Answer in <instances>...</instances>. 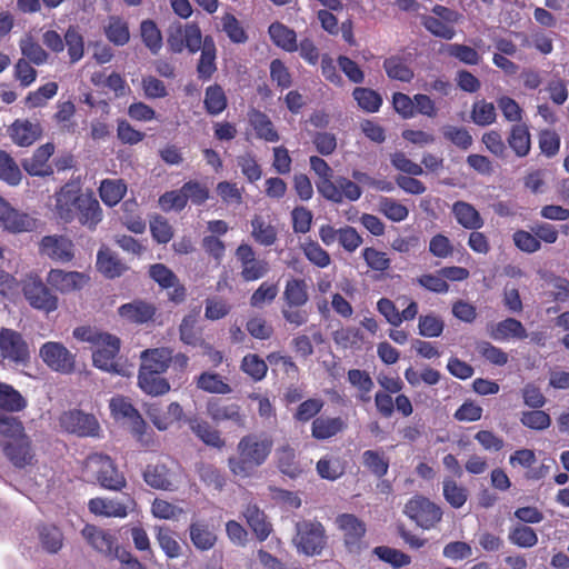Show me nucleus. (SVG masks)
<instances>
[{
	"instance_id": "1",
	"label": "nucleus",
	"mask_w": 569,
	"mask_h": 569,
	"mask_svg": "<svg viewBox=\"0 0 569 569\" xmlns=\"http://www.w3.org/2000/svg\"><path fill=\"white\" fill-rule=\"evenodd\" d=\"M54 211L57 217L70 223L73 220L93 231L101 222L103 212L92 193H83L74 183H66L56 193Z\"/></svg>"
},
{
	"instance_id": "2",
	"label": "nucleus",
	"mask_w": 569,
	"mask_h": 569,
	"mask_svg": "<svg viewBox=\"0 0 569 569\" xmlns=\"http://www.w3.org/2000/svg\"><path fill=\"white\" fill-rule=\"evenodd\" d=\"M274 441L267 432H250L237 443L236 455L228 458V467L234 477H252L263 466L272 450Z\"/></svg>"
},
{
	"instance_id": "3",
	"label": "nucleus",
	"mask_w": 569,
	"mask_h": 569,
	"mask_svg": "<svg viewBox=\"0 0 569 569\" xmlns=\"http://www.w3.org/2000/svg\"><path fill=\"white\" fill-rule=\"evenodd\" d=\"M72 335L77 340L88 342L96 348L92 352V362L96 368L120 376L130 375L128 368L118 360L121 346L118 337L90 326L77 327Z\"/></svg>"
},
{
	"instance_id": "4",
	"label": "nucleus",
	"mask_w": 569,
	"mask_h": 569,
	"mask_svg": "<svg viewBox=\"0 0 569 569\" xmlns=\"http://www.w3.org/2000/svg\"><path fill=\"white\" fill-rule=\"evenodd\" d=\"M81 535L96 551L104 555L107 558L118 559L120 562L129 565L130 568L141 567L139 560L130 551L119 546L114 533L87 523L82 528Z\"/></svg>"
},
{
	"instance_id": "5",
	"label": "nucleus",
	"mask_w": 569,
	"mask_h": 569,
	"mask_svg": "<svg viewBox=\"0 0 569 569\" xmlns=\"http://www.w3.org/2000/svg\"><path fill=\"white\" fill-rule=\"evenodd\" d=\"M328 536L325 526L318 520H302L296 523L293 545L298 552L319 556L327 547Z\"/></svg>"
},
{
	"instance_id": "6",
	"label": "nucleus",
	"mask_w": 569,
	"mask_h": 569,
	"mask_svg": "<svg viewBox=\"0 0 569 569\" xmlns=\"http://www.w3.org/2000/svg\"><path fill=\"white\" fill-rule=\"evenodd\" d=\"M87 467L103 489L121 491L127 487L124 475L118 470L114 461L109 456L103 453L90 455L87 458Z\"/></svg>"
},
{
	"instance_id": "7",
	"label": "nucleus",
	"mask_w": 569,
	"mask_h": 569,
	"mask_svg": "<svg viewBox=\"0 0 569 569\" xmlns=\"http://www.w3.org/2000/svg\"><path fill=\"white\" fill-rule=\"evenodd\" d=\"M22 292L26 300L33 309L50 313L56 311L59 307L58 297L37 274H30L24 279Z\"/></svg>"
},
{
	"instance_id": "8",
	"label": "nucleus",
	"mask_w": 569,
	"mask_h": 569,
	"mask_svg": "<svg viewBox=\"0 0 569 569\" xmlns=\"http://www.w3.org/2000/svg\"><path fill=\"white\" fill-rule=\"evenodd\" d=\"M202 40L200 27L196 22L186 26L172 24L168 30L167 44L173 53H181L184 49L196 53L200 50Z\"/></svg>"
},
{
	"instance_id": "9",
	"label": "nucleus",
	"mask_w": 569,
	"mask_h": 569,
	"mask_svg": "<svg viewBox=\"0 0 569 569\" xmlns=\"http://www.w3.org/2000/svg\"><path fill=\"white\" fill-rule=\"evenodd\" d=\"M0 357L14 365H26L29 361V346L20 332L9 328L0 330Z\"/></svg>"
},
{
	"instance_id": "10",
	"label": "nucleus",
	"mask_w": 569,
	"mask_h": 569,
	"mask_svg": "<svg viewBox=\"0 0 569 569\" xmlns=\"http://www.w3.org/2000/svg\"><path fill=\"white\" fill-rule=\"evenodd\" d=\"M405 512L423 529L435 527L442 518L441 508L421 496L411 498L405 506Z\"/></svg>"
},
{
	"instance_id": "11",
	"label": "nucleus",
	"mask_w": 569,
	"mask_h": 569,
	"mask_svg": "<svg viewBox=\"0 0 569 569\" xmlns=\"http://www.w3.org/2000/svg\"><path fill=\"white\" fill-rule=\"evenodd\" d=\"M234 256L240 263V276L247 282L259 280L269 272L268 261L257 258L256 251L248 243L239 244Z\"/></svg>"
},
{
	"instance_id": "12",
	"label": "nucleus",
	"mask_w": 569,
	"mask_h": 569,
	"mask_svg": "<svg viewBox=\"0 0 569 569\" xmlns=\"http://www.w3.org/2000/svg\"><path fill=\"white\" fill-rule=\"evenodd\" d=\"M60 423L66 431L80 437H97L100 430V425L93 415L77 409L64 412L60 417Z\"/></svg>"
},
{
	"instance_id": "13",
	"label": "nucleus",
	"mask_w": 569,
	"mask_h": 569,
	"mask_svg": "<svg viewBox=\"0 0 569 569\" xmlns=\"http://www.w3.org/2000/svg\"><path fill=\"white\" fill-rule=\"evenodd\" d=\"M40 357L54 371L70 373L74 370V355L60 342L49 341L42 345Z\"/></svg>"
},
{
	"instance_id": "14",
	"label": "nucleus",
	"mask_w": 569,
	"mask_h": 569,
	"mask_svg": "<svg viewBox=\"0 0 569 569\" xmlns=\"http://www.w3.org/2000/svg\"><path fill=\"white\" fill-rule=\"evenodd\" d=\"M398 300H401L402 305L407 303V307L401 312L398 310L396 303L388 298H380L377 302V310L392 327H399L403 321L413 320L419 311L417 301L410 297L402 296Z\"/></svg>"
},
{
	"instance_id": "15",
	"label": "nucleus",
	"mask_w": 569,
	"mask_h": 569,
	"mask_svg": "<svg viewBox=\"0 0 569 569\" xmlns=\"http://www.w3.org/2000/svg\"><path fill=\"white\" fill-rule=\"evenodd\" d=\"M0 224L9 232L21 233L34 230L37 220L30 214L14 209L0 196Z\"/></svg>"
},
{
	"instance_id": "16",
	"label": "nucleus",
	"mask_w": 569,
	"mask_h": 569,
	"mask_svg": "<svg viewBox=\"0 0 569 569\" xmlns=\"http://www.w3.org/2000/svg\"><path fill=\"white\" fill-rule=\"evenodd\" d=\"M109 407L112 417L114 419H128L131 422L132 433L139 440H142V436L147 430V423L129 398L123 396L112 397Z\"/></svg>"
},
{
	"instance_id": "17",
	"label": "nucleus",
	"mask_w": 569,
	"mask_h": 569,
	"mask_svg": "<svg viewBox=\"0 0 569 569\" xmlns=\"http://www.w3.org/2000/svg\"><path fill=\"white\" fill-rule=\"evenodd\" d=\"M335 523L342 532L346 548L350 552L359 550L367 531L366 523L353 513L338 515Z\"/></svg>"
},
{
	"instance_id": "18",
	"label": "nucleus",
	"mask_w": 569,
	"mask_h": 569,
	"mask_svg": "<svg viewBox=\"0 0 569 569\" xmlns=\"http://www.w3.org/2000/svg\"><path fill=\"white\" fill-rule=\"evenodd\" d=\"M2 451L7 459L19 469L31 466L34 462V451L31 439L27 433L14 440H6L1 443Z\"/></svg>"
},
{
	"instance_id": "19",
	"label": "nucleus",
	"mask_w": 569,
	"mask_h": 569,
	"mask_svg": "<svg viewBox=\"0 0 569 569\" xmlns=\"http://www.w3.org/2000/svg\"><path fill=\"white\" fill-rule=\"evenodd\" d=\"M136 507V500L130 495H124L123 500L108 498H92L88 502L91 513L103 517L124 518L129 510Z\"/></svg>"
},
{
	"instance_id": "20",
	"label": "nucleus",
	"mask_w": 569,
	"mask_h": 569,
	"mask_svg": "<svg viewBox=\"0 0 569 569\" xmlns=\"http://www.w3.org/2000/svg\"><path fill=\"white\" fill-rule=\"evenodd\" d=\"M143 481L152 489L172 491L176 489L177 473L164 462L157 461L146 466Z\"/></svg>"
},
{
	"instance_id": "21",
	"label": "nucleus",
	"mask_w": 569,
	"mask_h": 569,
	"mask_svg": "<svg viewBox=\"0 0 569 569\" xmlns=\"http://www.w3.org/2000/svg\"><path fill=\"white\" fill-rule=\"evenodd\" d=\"M207 413L216 422L231 421L237 427L246 426V415L236 402L210 399L207 402Z\"/></svg>"
},
{
	"instance_id": "22",
	"label": "nucleus",
	"mask_w": 569,
	"mask_h": 569,
	"mask_svg": "<svg viewBox=\"0 0 569 569\" xmlns=\"http://www.w3.org/2000/svg\"><path fill=\"white\" fill-rule=\"evenodd\" d=\"M88 280L82 272L61 269H51L47 276L48 284L63 295L81 290Z\"/></svg>"
},
{
	"instance_id": "23",
	"label": "nucleus",
	"mask_w": 569,
	"mask_h": 569,
	"mask_svg": "<svg viewBox=\"0 0 569 569\" xmlns=\"http://www.w3.org/2000/svg\"><path fill=\"white\" fill-rule=\"evenodd\" d=\"M54 152V144L47 142L37 148L30 158L21 161L22 168L29 176L46 177L53 173V169L49 164V159Z\"/></svg>"
},
{
	"instance_id": "24",
	"label": "nucleus",
	"mask_w": 569,
	"mask_h": 569,
	"mask_svg": "<svg viewBox=\"0 0 569 569\" xmlns=\"http://www.w3.org/2000/svg\"><path fill=\"white\" fill-rule=\"evenodd\" d=\"M40 253L52 260L69 262L73 259V243L64 236H46L40 242Z\"/></svg>"
},
{
	"instance_id": "25",
	"label": "nucleus",
	"mask_w": 569,
	"mask_h": 569,
	"mask_svg": "<svg viewBox=\"0 0 569 569\" xmlns=\"http://www.w3.org/2000/svg\"><path fill=\"white\" fill-rule=\"evenodd\" d=\"M362 190L357 182L346 177H338L332 183H328L322 197L331 202L341 203L343 200L357 201L360 199Z\"/></svg>"
},
{
	"instance_id": "26",
	"label": "nucleus",
	"mask_w": 569,
	"mask_h": 569,
	"mask_svg": "<svg viewBox=\"0 0 569 569\" xmlns=\"http://www.w3.org/2000/svg\"><path fill=\"white\" fill-rule=\"evenodd\" d=\"M242 516L258 541L263 542L273 531L272 523L257 503H248Z\"/></svg>"
},
{
	"instance_id": "27",
	"label": "nucleus",
	"mask_w": 569,
	"mask_h": 569,
	"mask_svg": "<svg viewBox=\"0 0 569 569\" xmlns=\"http://www.w3.org/2000/svg\"><path fill=\"white\" fill-rule=\"evenodd\" d=\"M141 365L139 371L147 372L148 370L163 375L170 367L171 348L160 347L146 349L141 352Z\"/></svg>"
},
{
	"instance_id": "28",
	"label": "nucleus",
	"mask_w": 569,
	"mask_h": 569,
	"mask_svg": "<svg viewBox=\"0 0 569 569\" xmlns=\"http://www.w3.org/2000/svg\"><path fill=\"white\" fill-rule=\"evenodd\" d=\"M347 427V420L340 416H319L311 422V436L316 440H328L343 432Z\"/></svg>"
},
{
	"instance_id": "29",
	"label": "nucleus",
	"mask_w": 569,
	"mask_h": 569,
	"mask_svg": "<svg viewBox=\"0 0 569 569\" xmlns=\"http://www.w3.org/2000/svg\"><path fill=\"white\" fill-rule=\"evenodd\" d=\"M12 141L20 147H29L33 144L42 134V128L39 122L30 120H16L10 129Z\"/></svg>"
},
{
	"instance_id": "30",
	"label": "nucleus",
	"mask_w": 569,
	"mask_h": 569,
	"mask_svg": "<svg viewBox=\"0 0 569 569\" xmlns=\"http://www.w3.org/2000/svg\"><path fill=\"white\" fill-rule=\"evenodd\" d=\"M201 54L197 64V76L201 81H209L217 71V48L211 36H206L201 43Z\"/></svg>"
},
{
	"instance_id": "31",
	"label": "nucleus",
	"mask_w": 569,
	"mask_h": 569,
	"mask_svg": "<svg viewBox=\"0 0 569 569\" xmlns=\"http://www.w3.org/2000/svg\"><path fill=\"white\" fill-rule=\"evenodd\" d=\"M248 121L258 139H261L266 142H278L280 140V136L274 128L271 119L262 111L251 108L248 111Z\"/></svg>"
},
{
	"instance_id": "32",
	"label": "nucleus",
	"mask_w": 569,
	"mask_h": 569,
	"mask_svg": "<svg viewBox=\"0 0 569 569\" xmlns=\"http://www.w3.org/2000/svg\"><path fill=\"white\" fill-rule=\"evenodd\" d=\"M536 461V453L531 449H518L509 457V463L512 467L520 466L528 469L525 473L527 480H540L548 472V467L545 465L531 468Z\"/></svg>"
},
{
	"instance_id": "33",
	"label": "nucleus",
	"mask_w": 569,
	"mask_h": 569,
	"mask_svg": "<svg viewBox=\"0 0 569 569\" xmlns=\"http://www.w3.org/2000/svg\"><path fill=\"white\" fill-rule=\"evenodd\" d=\"M451 212L461 227L468 230H479L485 221L479 211L469 202L458 200L452 204Z\"/></svg>"
},
{
	"instance_id": "34",
	"label": "nucleus",
	"mask_w": 569,
	"mask_h": 569,
	"mask_svg": "<svg viewBox=\"0 0 569 569\" xmlns=\"http://www.w3.org/2000/svg\"><path fill=\"white\" fill-rule=\"evenodd\" d=\"M118 312L129 322L140 325L153 319L156 315V307L152 303L142 300H134L132 302L122 305Z\"/></svg>"
},
{
	"instance_id": "35",
	"label": "nucleus",
	"mask_w": 569,
	"mask_h": 569,
	"mask_svg": "<svg viewBox=\"0 0 569 569\" xmlns=\"http://www.w3.org/2000/svg\"><path fill=\"white\" fill-rule=\"evenodd\" d=\"M97 269L108 279L120 277L127 266L108 247H102L97 253Z\"/></svg>"
},
{
	"instance_id": "36",
	"label": "nucleus",
	"mask_w": 569,
	"mask_h": 569,
	"mask_svg": "<svg viewBox=\"0 0 569 569\" xmlns=\"http://www.w3.org/2000/svg\"><path fill=\"white\" fill-rule=\"evenodd\" d=\"M507 141L517 157H527L531 149V134L528 126L523 122L512 124Z\"/></svg>"
},
{
	"instance_id": "37",
	"label": "nucleus",
	"mask_w": 569,
	"mask_h": 569,
	"mask_svg": "<svg viewBox=\"0 0 569 569\" xmlns=\"http://www.w3.org/2000/svg\"><path fill=\"white\" fill-rule=\"evenodd\" d=\"M268 33L272 42L287 52H296L298 50L297 33L286 24L276 21L268 28Z\"/></svg>"
},
{
	"instance_id": "38",
	"label": "nucleus",
	"mask_w": 569,
	"mask_h": 569,
	"mask_svg": "<svg viewBox=\"0 0 569 569\" xmlns=\"http://www.w3.org/2000/svg\"><path fill=\"white\" fill-rule=\"evenodd\" d=\"M189 536L196 549L207 551L217 543V535L204 521H193L189 526Z\"/></svg>"
},
{
	"instance_id": "39",
	"label": "nucleus",
	"mask_w": 569,
	"mask_h": 569,
	"mask_svg": "<svg viewBox=\"0 0 569 569\" xmlns=\"http://www.w3.org/2000/svg\"><path fill=\"white\" fill-rule=\"evenodd\" d=\"M127 183L122 179H103L98 188L101 201L108 207L117 206L127 193Z\"/></svg>"
},
{
	"instance_id": "40",
	"label": "nucleus",
	"mask_w": 569,
	"mask_h": 569,
	"mask_svg": "<svg viewBox=\"0 0 569 569\" xmlns=\"http://www.w3.org/2000/svg\"><path fill=\"white\" fill-rule=\"evenodd\" d=\"M284 305L288 307H303L309 300L308 284L305 279L290 278L283 290Z\"/></svg>"
},
{
	"instance_id": "41",
	"label": "nucleus",
	"mask_w": 569,
	"mask_h": 569,
	"mask_svg": "<svg viewBox=\"0 0 569 569\" xmlns=\"http://www.w3.org/2000/svg\"><path fill=\"white\" fill-rule=\"evenodd\" d=\"M196 387L208 393L229 395L232 392V388L224 377L210 371H203L196 378Z\"/></svg>"
},
{
	"instance_id": "42",
	"label": "nucleus",
	"mask_w": 569,
	"mask_h": 569,
	"mask_svg": "<svg viewBox=\"0 0 569 569\" xmlns=\"http://www.w3.org/2000/svg\"><path fill=\"white\" fill-rule=\"evenodd\" d=\"M251 237L263 247H271L278 240V231L274 226L267 222L261 216L251 219Z\"/></svg>"
},
{
	"instance_id": "43",
	"label": "nucleus",
	"mask_w": 569,
	"mask_h": 569,
	"mask_svg": "<svg viewBox=\"0 0 569 569\" xmlns=\"http://www.w3.org/2000/svg\"><path fill=\"white\" fill-rule=\"evenodd\" d=\"M138 386L144 393L154 397L166 395L170 390V383L162 375L149 370L147 372L139 371Z\"/></svg>"
},
{
	"instance_id": "44",
	"label": "nucleus",
	"mask_w": 569,
	"mask_h": 569,
	"mask_svg": "<svg viewBox=\"0 0 569 569\" xmlns=\"http://www.w3.org/2000/svg\"><path fill=\"white\" fill-rule=\"evenodd\" d=\"M203 107L209 116H219L228 107V98L223 88L218 84H211L206 88Z\"/></svg>"
},
{
	"instance_id": "45",
	"label": "nucleus",
	"mask_w": 569,
	"mask_h": 569,
	"mask_svg": "<svg viewBox=\"0 0 569 569\" xmlns=\"http://www.w3.org/2000/svg\"><path fill=\"white\" fill-rule=\"evenodd\" d=\"M490 336L492 339L500 341L510 338L523 340L528 337V333L521 321L515 318H507L496 325Z\"/></svg>"
},
{
	"instance_id": "46",
	"label": "nucleus",
	"mask_w": 569,
	"mask_h": 569,
	"mask_svg": "<svg viewBox=\"0 0 569 569\" xmlns=\"http://www.w3.org/2000/svg\"><path fill=\"white\" fill-rule=\"evenodd\" d=\"M198 323V312H190L186 315L180 325H179V339L182 343L197 347L202 342V333L199 328H197Z\"/></svg>"
},
{
	"instance_id": "47",
	"label": "nucleus",
	"mask_w": 569,
	"mask_h": 569,
	"mask_svg": "<svg viewBox=\"0 0 569 569\" xmlns=\"http://www.w3.org/2000/svg\"><path fill=\"white\" fill-rule=\"evenodd\" d=\"M27 407V400L11 385L0 382V409L6 412H19Z\"/></svg>"
},
{
	"instance_id": "48",
	"label": "nucleus",
	"mask_w": 569,
	"mask_h": 569,
	"mask_svg": "<svg viewBox=\"0 0 569 569\" xmlns=\"http://www.w3.org/2000/svg\"><path fill=\"white\" fill-rule=\"evenodd\" d=\"M107 39L114 46L122 47L130 40L128 22L118 16H111L104 27Z\"/></svg>"
},
{
	"instance_id": "49",
	"label": "nucleus",
	"mask_w": 569,
	"mask_h": 569,
	"mask_svg": "<svg viewBox=\"0 0 569 569\" xmlns=\"http://www.w3.org/2000/svg\"><path fill=\"white\" fill-rule=\"evenodd\" d=\"M383 69L388 78L401 82H410L413 77V70L406 63L400 56H391L385 59Z\"/></svg>"
},
{
	"instance_id": "50",
	"label": "nucleus",
	"mask_w": 569,
	"mask_h": 569,
	"mask_svg": "<svg viewBox=\"0 0 569 569\" xmlns=\"http://www.w3.org/2000/svg\"><path fill=\"white\" fill-rule=\"evenodd\" d=\"M442 495L445 500L455 509L461 508L468 500L469 491L451 477H446L442 481Z\"/></svg>"
},
{
	"instance_id": "51",
	"label": "nucleus",
	"mask_w": 569,
	"mask_h": 569,
	"mask_svg": "<svg viewBox=\"0 0 569 569\" xmlns=\"http://www.w3.org/2000/svg\"><path fill=\"white\" fill-rule=\"evenodd\" d=\"M154 537L168 558L174 559L181 555V547L176 539V533L168 526H156Z\"/></svg>"
},
{
	"instance_id": "52",
	"label": "nucleus",
	"mask_w": 569,
	"mask_h": 569,
	"mask_svg": "<svg viewBox=\"0 0 569 569\" xmlns=\"http://www.w3.org/2000/svg\"><path fill=\"white\" fill-rule=\"evenodd\" d=\"M22 172L14 159L4 150H0V180L9 186L21 182Z\"/></svg>"
},
{
	"instance_id": "53",
	"label": "nucleus",
	"mask_w": 569,
	"mask_h": 569,
	"mask_svg": "<svg viewBox=\"0 0 569 569\" xmlns=\"http://www.w3.org/2000/svg\"><path fill=\"white\" fill-rule=\"evenodd\" d=\"M347 375L350 385L359 391L358 399L362 402L369 401V395L375 386L369 372L360 369H350Z\"/></svg>"
},
{
	"instance_id": "54",
	"label": "nucleus",
	"mask_w": 569,
	"mask_h": 569,
	"mask_svg": "<svg viewBox=\"0 0 569 569\" xmlns=\"http://www.w3.org/2000/svg\"><path fill=\"white\" fill-rule=\"evenodd\" d=\"M361 458L363 466L377 478L388 473L390 462L383 451L366 450Z\"/></svg>"
},
{
	"instance_id": "55",
	"label": "nucleus",
	"mask_w": 569,
	"mask_h": 569,
	"mask_svg": "<svg viewBox=\"0 0 569 569\" xmlns=\"http://www.w3.org/2000/svg\"><path fill=\"white\" fill-rule=\"evenodd\" d=\"M352 97L358 106L367 112H377L382 104L381 94L370 88L357 87L352 91Z\"/></svg>"
},
{
	"instance_id": "56",
	"label": "nucleus",
	"mask_w": 569,
	"mask_h": 569,
	"mask_svg": "<svg viewBox=\"0 0 569 569\" xmlns=\"http://www.w3.org/2000/svg\"><path fill=\"white\" fill-rule=\"evenodd\" d=\"M149 228L153 240L159 244H167L173 238L174 232L171 223L161 214L150 217Z\"/></svg>"
},
{
	"instance_id": "57",
	"label": "nucleus",
	"mask_w": 569,
	"mask_h": 569,
	"mask_svg": "<svg viewBox=\"0 0 569 569\" xmlns=\"http://www.w3.org/2000/svg\"><path fill=\"white\" fill-rule=\"evenodd\" d=\"M19 47L23 58L30 63L41 66L49 59V53L32 37L20 40Z\"/></svg>"
},
{
	"instance_id": "58",
	"label": "nucleus",
	"mask_w": 569,
	"mask_h": 569,
	"mask_svg": "<svg viewBox=\"0 0 569 569\" xmlns=\"http://www.w3.org/2000/svg\"><path fill=\"white\" fill-rule=\"evenodd\" d=\"M325 407L321 398H308L299 403L292 417L297 422L306 423L318 418Z\"/></svg>"
},
{
	"instance_id": "59",
	"label": "nucleus",
	"mask_w": 569,
	"mask_h": 569,
	"mask_svg": "<svg viewBox=\"0 0 569 569\" xmlns=\"http://www.w3.org/2000/svg\"><path fill=\"white\" fill-rule=\"evenodd\" d=\"M240 369L253 381H261L267 376L268 365L260 356L248 353L242 358Z\"/></svg>"
},
{
	"instance_id": "60",
	"label": "nucleus",
	"mask_w": 569,
	"mask_h": 569,
	"mask_svg": "<svg viewBox=\"0 0 569 569\" xmlns=\"http://www.w3.org/2000/svg\"><path fill=\"white\" fill-rule=\"evenodd\" d=\"M197 472L200 481L203 482L208 488L221 491L226 486V477L223 472L213 465L201 463L197 468Z\"/></svg>"
},
{
	"instance_id": "61",
	"label": "nucleus",
	"mask_w": 569,
	"mask_h": 569,
	"mask_svg": "<svg viewBox=\"0 0 569 569\" xmlns=\"http://www.w3.org/2000/svg\"><path fill=\"white\" fill-rule=\"evenodd\" d=\"M64 44L68 48V54L71 63L82 59L84 54V41L78 27L70 26L64 33Z\"/></svg>"
},
{
	"instance_id": "62",
	"label": "nucleus",
	"mask_w": 569,
	"mask_h": 569,
	"mask_svg": "<svg viewBox=\"0 0 569 569\" xmlns=\"http://www.w3.org/2000/svg\"><path fill=\"white\" fill-rule=\"evenodd\" d=\"M141 39L144 46L152 52L158 53L162 47V34L153 20H143L140 24Z\"/></svg>"
},
{
	"instance_id": "63",
	"label": "nucleus",
	"mask_w": 569,
	"mask_h": 569,
	"mask_svg": "<svg viewBox=\"0 0 569 569\" xmlns=\"http://www.w3.org/2000/svg\"><path fill=\"white\" fill-rule=\"evenodd\" d=\"M446 52L449 57L468 64L477 66L481 61V54L472 47L461 43H450L446 46Z\"/></svg>"
},
{
	"instance_id": "64",
	"label": "nucleus",
	"mask_w": 569,
	"mask_h": 569,
	"mask_svg": "<svg viewBox=\"0 0 569 569\" xmlns=\"http://www.w3.org/2000/svg\"><path fill=\"white\" fill-rule=\"evenodd\" d=\"M301 249L308 261L318 268H327L331 263L330 254L315 240H307Z\"/></svg>"
}]
</instances>
